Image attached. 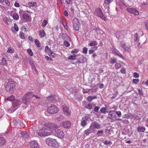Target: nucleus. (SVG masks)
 I'll list each match as a JSON object with an SVG mask.
<instances>
[{
	"mask_svg": "<svg viewBox=\"0 0 148 148\" xmlns=\"http://www.w3.org/2000/svg\"><path fill=\"white\" fill-rule=\"evenodd\" d=\"M34 97H35L36 99H39L40 98L39 97H38L37 95H34L32 92H26L22 98V102L25 105H27L30 102V100Z\"/></svg>",
	"mask_w": 148,
	"mask_h": 148,
	"instance_id": "nucleus-1",
	"label": "nucleus"
},
{
	"mask_svg": "<svg viewBox=\"0 0 148 148\" xmlns=\"http://www.w3.org/2000/svg\"><path fill=\"white\" fill-rule=\"evenodd\" d=\"M8 82L4 84L6 90L10 92H12L14 89L16 85L14 80L11 79H9Z\"/></svg>",
	"mask_w": 148,
	"mask_h": 148,
	"instance_id": "nucleus-2",
	"label": "nucleus"
},
{
	"mask_svg": "<svg viewBox=\"0 0 148 148\" xmlns=\"http://www.w3.org/2000/svg\"><path fill=\"white\" fill-rule=\"evenodd\" d=\"M38 135L40 137H45L51 135L52 133L51 130H47L46 128L42 127L37 132Z\"/></svg>",
	"mask_w": 148,
	"mask_h": 148,
	"instance_id": "nucleus-3",
	"label": "nucleus"
},
{
	"mask_svg": "<svg viewBox=\"0 0 148 148\" xmlns=\"http://www.w3.org/2000/svg\"><path fill=\"white\" fill-rule=\"evenodd\" d=\"M46 143L49 146L52 147L58 148L59 145L56 140L54 139L51 138H48L46 140Z\"/></svg>",
	"mask_w": 148,
	"mask_h": 148,
	"instance_id": "nucleus-4",
	"label": "nucleus"
},
{
	"mask_svg": "<svg viewBox=\"0 0 148 148\" xmlns=\"http://www.w3.org/2000/svg\"><path fill=\"white\" fill-rule=\"evenodd\" d=\"M58 109L57 107L54 105L51 104L49 106L47 109V112L50 114H56L58 112Z\"/></svg>",
	"mask_w": 148,
	"mask_h": 148,
	"instance_id": "nucleus-5",
	"label": "nucleus"
},
{
	"mask_svg": "<svg viewBox=\"0 0 148 148\" xmlns=\"http://www.w3.org/2000/svg\"><path fill=\"white\" fill-rule=\"evenodd\" d=\"M43 125L45 127L51 129L53 131H54L56 128H58L59 127V126L56 124H55L51 123H46L44 124Z\"/></svg>",
	"mask_w": 148,
	"mask_h": 148,
	"instance_id": "nucleus-6",
	"label": "nucleus"
},
{
	"mask_svg": "<svg viewBox=\"0 0 148 148\" xmlns=\"http://www.w3.org/2000/svg\"><path fill=\"white\" fill-rule=\"evenodd\" d=\"M126 32L124 30L117 32L116 33V37L118 40L123 39Z\"/></svg>",
	"mask_w": 148,
	"mask_h": 148,
	"instance_id": "nucleus-7",
	"label": "nucleus"
},
{
	"mask_svg": "<svg viewBox=\"0 0 148 148\" xmlns=\"http://www.w3.org/2000/svg\"><path fill=\"white\" fill-rule=\"evenodd\" d=\"M58 128H56L54 130L55 134L56 136L60 138H62L64 136V133L62 130Z\"/></svg>",
	"mask_w": 148,
	"mask_h": 148,
	"instance_id": "nucleus-8",
	"label": "nucleus"
},
{
	"mask_svg": "<svg viewBox=\"0 0 148 148\" xmlns=\"http://www.w3.org/2000/svg\"><path fill=\"white\" fill-rule=\"evenodd\" d=\"M95 14L97 16L100 17L103 20H105L106 18L103 14L100 8L97 9L95 12Z\"/></svg>",
	"mask_w": 148,
	"mask_h": 148,
	"instance_id": "nucleus-9",
	"label": "nucleus"
},
{
	"mask_svg": "<svg viewBox=\"0 0 148 148\" xmlns=\"http://www.w3.org/2000/svg\"><path fill=\"white\" fill-rule=\"evenodd\" d=\"M126 10L128 12L134 15H138L139 14L138 11L135 8H128L126 9Z\"/></svg>",
	"mask_w": 148,
	"mask_h": 148,
	"instance_id": "nucleus-10",
	"label": "nucleus"
},
{
	"mask_svg": "<svg viewBox=\"0 0 148 148\" xmlns=\"http://www.w3.org/2000/svg\"><path fill=\"white\" fill-rule=\"evenodd\" d=\"M73 21L74 28L77 31L79 30L80 27V23L78 19L77 18H75L73 19Z\"/></svg>",
	"mask_w": 148,
	"mask_h": 148,
	"instance_id": "nucleus-11",
	"label": "nucleus"
},
{
	"mask_svg": "<svg viewBox=\"0 0 148 148\" xmlns=\"http://www.w3.org/2000/svg\"><path fill=\"white\" fill-rule=\"evenodd\" d=\"M88 117L87 116H85L82 117L81 121V125L83 127H85L87 125V121H88Z\"/></svg>",
	"mask_w": 148,
	"mask_h": 148,
	"instance_id": "nucleus-12",
	"label": "nucleus"
},
{
	"mask_svg": "<svg viewBox=\"0 0 148 148\" xmlns=\"http://www.w3.org/2000/svg\"><path fill=\"white\" fill-rule=\"evenodd\" d=\"M120 46L125 50V51L129 52L130 50V45L127 46L126 44L123 41H122L120 42Z\"/></svg>",
	"mask_w": 148,
	"mask_h": 148,
	"instance_id": "nucleus-13",
	"label": "nucleus"
},
{
	"mask_svg": "<svg viewBox=\"0 0 148 148\" xmlns=\"http://www.w3.org/2000/svg\"><path fill=\"white\" fill-rule=\"evenodd\" d=\"M71 123L69 121H65L63 122L62 125L64 128H69L71 126Z\"/></svg>",
	"mask_w": 148,
	"mask_h": 148,
	"instance_id": "nucleus-14",
	"label": "nucleus"
},
{
	"mask_svg": "<svg viewBox=\"0 0 148 148\" xmlns=\"http://www.w3.org/2000/svg\"><path fill=\"white\" fill-rule=\"evenodd\" d=\"M62 108L64 114L68 116H70V111L69 110V108L67 106H62Z\"/></svg>",
	"mask_w": 148,
	"mask_h": 148,
	"instance_id": "nucleus-15",
	"label": "nucleus"
},
{
	"mask_svg": "<svg viewBox=\"0 0 148 148\" xmlns=\"http://www.w3.org/2000/svg\"><path fill=\"white\" fill-rule=\"evenodd\" d=\"M31 148H39L38 144L37 142L32 141L30 143Z\"/></svg>",
	"mask_w": 148,
	"mask_h": 148,
	"instance_id": "nucleus-16",
	"label": "nucleus"
},
{
	"mask_svg": "<svg viewBox=\"0 0 148 148\" xmlns=\"http://www.w3.org/2000/svg\"><path fill=\"white\" fill-rule=\"evenodd\" d=\"M21 103V101L18 100H15L14 101L13 103V107L16 108L15 110H16L17 109V107L19 106Z\"/></svg>",
	"mask_w": 148,
	"mask_h": 148,
	"instance_id": "nucleus-17",
	"label": "nucleus"
},
{
	"mask_svg": "<svg viewBox=\"0 0 148 148\" xmlns=\"http://www.w3.org/2000/svg\"><path fill=\"white\" fill-rule=\"evenodd\" d=\"M87 60V59L83 56L80 57L78 59L77 62L80 63H83L86 62Z\"/></svg>",
	"mask_w": 148,
	"mask_h": 148,
	"instance_id": "nucleus-18",
	"label": "nucleus"
},
{
	"mask_svg": "<svg viewBox=\"0 0 148 148\" xmlns=\"http://www.w3.org/2000/svg\"><path fill=\"white\" fill-rule=\"evenodd\" d=\"M20 134L23 137L27 138L29 137V134L26 131L21 132Z\"/></svg>",
	"mask_w": 148,
	"mask_h": 148,
	"instance_id": "nucleus-19",
	"label": "nucleus"
},
{
	"mask_svg": "<svg viewBox=\"0 0 148 148\" xmlns=\"http://www.w3.org/2000/svg\"><path fill=\"white\" fill-rule=\"evenodd\" d=\"M5 139L3 137H0V146H2L5 143Z\"/></svg>",
	"mask_w": 148,
	"mask_h": 148,
	"instance_id": "nucleus-20",
	"label": "nucleus"
},
{
	"mask_svg": "<svg viewBox=\"0 0 148 148\" xmlns=\"http://www.w3.org/2000/svg\"><path fill=\"white\" fill-rule=\"evenodd\" d=\"M12 30L13 32L18 31V28L16 24L14 23V26L13 27L12 29Z\"/></svg>",
	"mask_w": 148,
	"mask_h": 148,
	"instance_id": "nucleus-21",
	"label": "nucleus"
},
{
	"mask_svg": "<svg viewBox=\"0 0 148 148\" xmlns=\"http://www.w3.org/2000/svg\"><path fill=\"white\" fill-rule=\"evenodd\" d=\"M94 128L95 129H99L100 127V125L97 122H94L92 123Z\"/></svg>",
	"mask_w": 148,
	"mask_h": 148,
	"instance_id": "nucleus-22",
	"label": "nucleus"
},
{
	"mask_svg": "<svg viewBox=\"0 0 148 148\" xmlns=\"http://www.w3.org/2000/svg\"><path fill=\"white\" fill-rule=\"evenodd\" d=\"M145 130V128L143 126H140L138 127L137 131L138 132H143Z\"/></svg>",
	"mask_w": 148,
	"mask_h": 148,
	"instance_id": "nucleus-23",
	"label": "nucleus"
},
{
	"mask_svg": "<svg viewBox=\"0 0 148 148\" xmlns=\"http://www.w3.org/2000/svg\"><path fill=\"white\" fill-rule=\"evenodd\" d=\"M23 18L25 20L27 21L29 19V16L28 14H24L22 16Z\"/></svg>",
	"mask_w": 148,
	"mask_h": 148,
	"instance_id": "nucleus-24",
	"label": "nucleus"
},
{
	"mask_svg": "<svg viewBox=\"0 0 148 148\" xmlns=\"http://www.w3.org/2000/svg\"><path fill=\"white\" fill-rule=\"evenodd\" d=\"M1 65H6L7 62L5 59L4 58H2L1 59V62L0 63Z\"/></svg>",
	"mask_w": 148,
	"mask_h": 148,
	"instance_id": "nucleus-25",
	"label": "nucleus"
},
{
	"mask_svg": "<svg viewBox=\"0 0 148 148\" xmlns=\"http://www.w3.org/2000/svg\"><path fill=\"white\" fill-rule=\"evenodd\" d=\"M39 34L42 36L44 37L46 35V33L43 29H42L39 32Z\"/></svg>",
	"mask_w": 148,
	"mask_h": 148,
	"instance_id": "nucleus-26",
	"label": "nucleus"
},
{
	"mask_svg": "<svg viewBox=\"0 0 148 148\" xmlns=\"http://www.w3.org/2000/svg\"><path fill=\"white\" fill-rule=\"evenodd\" d=\"M85 107L86 108L90 110L92 109V106L90 104H86L85 105Z\"/></svg>",
	"mask_w": 148,
	"mask_h": 148,
	"instance_id": "nucleus-27",
	"label": "nucleus"
},
{
	"mask_svg": "<svg viewBox=\"0 0 148 148\" xmlns=\"http://www.w3.org/2000/svg\"><path fill=\"white\" fill-rule=\"evenodd\" d=\"M115 112L114 111H110L109 112V114L108 117L110 119L112 118V115Z\"/></svg>",
	"mask_w": 148,
	"mask_h": 148,
	"instance_id": "nucleus-28",
	"label": "nucleus"
},
{
	"mask_svg": "<svg viewBox=\"0 0 148 148\" xmlns=\"http://www.w3.org/2000/svg\"><path fill=\"white\" fill-rule=\"evenodd\" d=\"M102 142L106 145H111L112 143L111 141L110 140H105V141L103 140Z\"/></svg>",
	"mask_w": 148,
	"mask_h": 148,
	"instance_id": "nucleus-29",
	"label": "nucleus"
},
{
	"mask_svg": "<svg viewBox=\"0 0 148 148\" xmlns=\"http://www.w3.org/2000/svg\"><path fill=\"white\" fill-rule=\"evenodd\" d=\"M97 43L96 41H93L92 42L88 44V45L90 46H93L96 45H97Z\"/></svg>",
	"mask_w": 148,
	"mask_h": 148,
	"instance_id": "nucleus-30",
	"label": "nucleus"
},
{
	"mask_svg": "<svg viewBox=\"0 0 148 148\" xmlns=\"http://www.w3.org/2000/svg\"><path fill=\"white\" fill-rule=\"evenodd\" d=\"M36 3L34 2H30L28 3V5L29 6L33 7L36 5Z\"/></svg>",
	"mask_w": 148,
	"mask_h": 148,
	"instance_id": "nucleus-31",
	"label": "nucleus"
},
{
	"mask_svg": "<svg viewBox=\"0 0 148 148\" xmlns=\"http://www.w3.org/2000/svg\"><path fill=\"white\" fill-rule=\"evenodd\" d=\"M106 109L105 107H102L100 110V111L101 113H103L104 114H106Z\"/></svg>",
	"mask_w": 148,
	"mask_h": 148,
	"instance_id": "nucleus-32",
	"label": "nucleus"
},
{
	"mask_svg": "<svg viewBox=\"0 0 148 148\" xmlns=\"http://www.w3.org/2000/svg\"><path fill=\"white\" fill-rule=\"evenodd\" d=\"M103 133V130H99L98 131L97 133V135L98 136H101Z\"/></svg>",
	"mask_w": 148,
	"mask_h": 148,
	"instance_id": "nucleus-33",
	"label": "nucleus"
},
{
	"mask_svg": "<svg viewBox=\"0 0 148 148\" xmlns=\"http://www.w3.org/2000/svg\"><path fill=\"white\" fill-rule=\"evenodd\" d=\"M13 18L14 20H17L19 19V16L18 14L14 13L13 15Z\"/></svg>",
	"mask_w": 148,
	"mask_h": 148,
	"instance_id": "nucleus-34",
	"label": "nucleus"
},
{
	"mask_svg": "<svg viewBox=\"0 0 148 148\" xmlns=\"http://www.w3.org/2000/svg\"><path fill=\"white\" fill-rule=\"evenodd\" d=\"M76 57V55L75 54H73L72 55L70 56L69 57L68 59L69 60H75Z\"/></svg>",
	"mask_w": 148,
	"mask_h": 148,
	"instance_id": "nucleus-35",
	"label": "nucleus"
},
{
	"mask_svg": "<svg viewBox=\"0 0 148 148\" xmlns=\"http://www.w3.org/2000/svg\"><path fill=\"white\" fill-rule=\"evenodd\" d=\"M35 44L37 45L38 47H40V43L39 42L37 39H35L34 40Z\"/></svg>",
	"mask_w": 148,
	"mask_h": 148,
	"instance_id": "nucleus-36",
	"label": "nucleus"
},
{
	"mask_svg": "<svg viewBox=\"0 0 148 148\" xmlns=\"http://www.w3.org/2000/svg\"><path fill=\"white\" fill-rule=\"evenodd\" d=\"M15 99V97L13 96H11L9 98H7V99L8 100L10 101H13Z\"/></svg>",
	"mask_w": 148,
	"mask_h": 148,
	"instance_id": "nucleus-37",
	"label": "nucleus"
},
{
	"mask_svg": "<svg viewBox=\"0 0 148 148\" xmlns=\"http://www.w3.org/2000/svg\"><path fill=\"white\" fill-rule=\"evenodd\" d=\"M47 23V21L46 20H44L42 24V25L43 27H45Z\"/></svg>",
	"mask_w": 148,
	"mask_h": 148,
	"instance_id": "nucleus-38",
	"label": "nucleus"
},
{
	"mask_svg": "<svg viewBox=\"0 0 148 148\" xmlns=\"http://www.w3.org/2000/svg\"><path fill=\"white\" fill-rule=\"evenodd\" d=\"M87 51L88 49L86 47H84L83 49L82 53H83L86 54L87 53Z\"/></svg>",
	"mask_w": 148,
	"mask_h": 148,
	"instance_id": "nucleus-39",
	"label": "nucleus"
},
{
	"mask_svg": "<svg viewBox=\"0 0 148 148\" xmlns=\"http://www.w3.org/2000/svg\"><path fill=\"white\" fill-rule=\"evenodd\" d=\"M113 1V0H105L104 3L106 4H109Z\"/></svg>",
	"mask_w": 148,
	"mask_h": 148,
	"instance_id": "nucleus-40",
	"label": "nucleus"
},
{
	"mask_svg": "<svg viewBox=\"0 0 148 148\" xmlns=\"http://www.w3.org/2000/svg\"><path fill=\"white\" fill-rule=\"evenodd\" d=\"M27 51L28 54L31 56L33 55V53L32 50L30 49H28L27 50Z\"/></svg>",
	"mask_w": 148,
	"mask_h": 148,
	"instance_id": "nucleus-41",
	"label": "nucleus"
},
{
	"mask_svg": "<svg viewBox=\"0 0 148 148\" xmlns=\"http://www.w3.org/2000/svg\"><path fill=\"white\" fill-rule=\"evenodd\" d=\"M116 60L114 58H112L111 59L110 63L112 64H114L116 63Z\"/></svg>",
	"mask_w": 148,
	"mask_h": 148,
	"instance_id": "nucleus-42",
	"label": "nucleus"
},
{
	"mask_svg": "<svg viewBox=\"0 0 148 148\" xmlns=\"http://www.w3.org/2000/svg\"><path fill=\"white\" fill-rule=\"evenodd\" d=\"M139 81V79H133L132 82L133 83L135 84H136Z\"/></svg>",
	"mask_w": 148,
	"mask_h": 148,
	"instance_id": "nucleus-43",
	"label": "nucleus"
},
{
	"mask_svg": "<svg viewBox=\"0 0 148 148\" xmlns=\"http://www.w3.org/2000/svg\"><path fill=\"white\" fill-rule=\"evenodd\" d=\"M121 66V65L119 63H117L115 64V68L116 69H118Z\"/></svg>",
	"mask_w": 148,
	"mask_h": 148,
	"instance_id": "nucleus-44",
	"label": "nucleus"
},
{
	"mask_svg": "<svg viewBox=\"0 0 148 148\" xmlns=\"http://www.w3.org/2000/svg\"><path fill=\"white\" fill-rule=\"evenodd\" d=\"M99 108V106H95L94 109V111L95 112H98Z\"/></svg>",
	"mask_w": 148,
	"mask_h": 148,
	"instance_id": "nucleus-45",
	"label": "nucleus"
},
{
	"mask_svg": "<svg viewBox=\"0 0 148 148\" xmlns=\"http://www.w3.org/2000/svg\"><path fill=\"white\" fill-rule=\"evenodd\" d=\"M7 52L11 53H13L14 52V50L12 49L11 47H9L8 48V50L7 51Z\"/></svg>",
	"mask_w": 148,
	"mask_h": 148,
	"instance_id": "nucleus-46",
	"label": "nucleus"
},
{
	"mask_svg": "<svg viewBox=\"0 0 148 148\" xmlns=\"http://www.w3.org/2000/svg\"><path fill=\"white\" fill-rule=\"evenodd\" d=\"M62 21V24L63 25V26L65 28L66 30H67V29L68 27H67V25L66 23H65V22H64H64L62 21Z\"/></svg>",
	"mask_w": 148,
	"mask_h": 148,
	"instance_id": "nucleus-47",
	"label": "nucleus"
},
{
	"mask_svg": "<svg viewBox=\"0 0 148 148\" xmlns=\"http://www.w3.org/2000/svg\"><path fill=\"white\" fill-rule=\"evenodd\" d=\"M87 99L89 102L93 100L92 97L91 96H88L87 98Z\"/></svg>",
	"mask_w": 148,
	"mask_h": 148,
	"instance_id": "nucleus-48",
	"label": "nucleus"
},
{
	"mask_svg": "<svg viewBox=\"0 0 148 148\" xmlns=\"http://www.w3.org/2000/svg\"><path fill=\"white\" fill-rule=\"evenodd\" d=\"M64 45L66 47H68L70 45V44L68 42L65 41L64 42Z\"/></svg>",
	"mask_w": 148,
	"mask_h": 148,
	"instance_id": "nucleus-49",
	"label": "nucleus"
},
{
	"mask_svg": "<svg viewBox=\"0 0 148 148\" xmlns=\"http://www.w3.org/2000/svg\"><path fill=\"white\" fill-rule=\"evenodd\" d=\"M135 38L134 39V41H136L138 40V35L137 33H136L134 36Z\"/></svg>",
	"mask_w": 148,
	"mask_h": 148,
	"instance_id": "nucleus-50",
	"label": "nucleus"
},
{
	"mask_svg": "<svg viewBox=\"0 0 148 148\" xmlns=\"http://www.w3.org/2000/svg\"><path fill=\"white\" fill-rule=\"evenodd\" d=\"M45 51L46 52H49V51H51V49H50L49 47L47 46L46 47H45Z\"/></svg>",
	"mask_w": 148,
	"mask_h": 148,
	"instance_id": "nucleus-51",
	"label": "nucleus"
},
{
	"mask_svg": "<svg viewBox=\"0 0 148 148\" xmlns=\"http://www.w3.org/2000/svg\"><path fill=\"white\" fill-rule=\"evenodd\" d=\"M115 112L117 115L118 117H120L121 116V113L120 111H115Z\"/></svg>",
	"mask_w": 148,
	"mask_h": 148,
	"instance_id": "nucleus-52",
	"label": "nucleus"
},
{
	"mask_svg": "<svg viewBox=\"0 0 148 148\" xmlns=\"http://www.w3.org/2000/svg\"><path fill=\"white\" fill-rule=\"evenodd\" d=\"M133 76L135 78H138L139 77V75L136 72H135L133 74Z\"/></svg>",
	"mask_w": 148,
	"mask_h": 148,
	"instance_id": "nucleus-53",
	"label": "nucleus"
},
{
	"mask_svg": "<svg viewBox=\"0 0 148 148\" xmlns=\"http://www.w3.org/2000/svg\"><path fill=\"white\" fill-rule=\"evenodd\" d=\"M78 51L79 50L78 49H75L71 51V53H77Z\"/></svg>",
	"mask_w": 148,
	"mask_h": 148,
	"instance_id": "nucleus-54",
	"label": "nucleus"
},
{
	"mask_svg": "<svg viewBox=\"0 0 148 148\" xmlns=\"http://www.w3.org/2000/svg\"><path fill=\"white\" fill-rule=\"evenodd\" d=\"M116 55L120 58H123V57L122 54L120 53H116Z\"/></svg>",
	"mask_w": 148,
	"mask_h": 148,
	"instance_id": "nucleus-55",
	"label": "nucleus"
},
{
	"mask_svg": "<svg viewBox=\"0 0 148 148\" xmlns=\"http://www.w3.org/2000/svg\"><path fill=\"white\" fill-rule=\"evenodd\" d=\"M138 91L139 95L142 96L143 95V93L142 90H141L140 89H139L138 90Z\"/></svg>",
	"mask_w": 148,
	"mask_h": 148,
	"instance_id": "nucleus-56",
	"label": "nucleus"
},
{
	"mask_svg": "<svg viewBox=\"0 0 148 148\" xmlns=\"http://www.w3.org/2000/svg\"><path fill=\"white\" fill-rule=\"evenodd\" d=\"M6 4V5L8 6H9L10 5V3L9 1L8 0H4Z\"/></svg>",
	"mask_w": 148,
	"mask_h": 148,
	"instance_id": "nucleus-57",
	"label": "nucleus"
},
{
	"mask_svg": "<svg viewBox=\"0 0 148 148\" xmlns=\"http://www.w3.org/2000/svg\"><path fill=\"white\" fill-rule=\"evenodd\" d=\"M45 58L46 60L48 61L49 60L51 61L52 60V59L51 58H50L47 56H45Z\"/></svg>",
	"mask_w": 148,
	"mask_h": 148,
	"instance_id": "nucleus-58",
	"label": "nucleus"
},
{
	"mask_svg": "<svg viewBox=\"0 0 148 148\" xmlns=\"http://www.w3.org/2000/svg\"><path fill=\"white\" fill-rule=\"evenodd\" d=\"M64 118V117L61 115V116H60L59 117H58V121H61Z\"/></svg>",
	"mask_w": 148,
	"mask_h": 148,
	"instance_id": "nucleus-59",
	"label": "nucleus"
},
{
	"mask_svg": "<svg viewBox=\"0 0 148 148\" xmlns=\"http://www.w3.org/2000/svg\"><path fill=\"white\" fill-rule=\"evenodd\" d=\"M14 5V6L16 7H19L20 6L19 4L17 2H15Z\"/></svg>",
	"mask_w": 148,
	"mask_h": 148,
	"instance_id": "nucleus-60",
	"label": "nucleus"
},
{
	"mask_svg": "<svg viewBox=\"0 0 148 148\" xmlns=\"http://www.w3.org/2000/svg\"><path fill=\"white\" fill-rule=\"evenodd\" d=\"M64 14L65 16H68V13L66 10H65L64 12Z\"/></svg>",
	"mask_w": 148,
	"mask_h": 148,
	"instance_id": "nucleus-61",
	"label": "nucleus"
},
{
	"mask_svg": "<svg viewBox=\"0 0 148 148\" xmlns=\"http://www.w3.org/2000/svg\"><path fill=\"white\" fill-rule=\"evenodd\" d=\"M120 71L121 73L123 74H125V69H122Z\"/></svg>",
	"mask_w": 148,
	"mask_h": 148,
	"instance_id": "nucleus-62",
	"label": "nucleus"
},
{
	"mask_svg": "<svg viewBox=\"0 0 148 148\" xmlns=\"http://www.w3.org/2000/svg\"><path fill=\"white\" fill-rule=\"evenodd\" d=\"M20 36L22 39H25V37L22 34V33H20Z\"/></svg>",
	"mask_w": 148,
	"mask_h": 148,
	"instance_id": "nucleus-63",
	"label": "nucleus"
},
{
	"mask_svg": "<svg viewBox=\"0 0 148 148\" xmlns=\"http://www.w3.org/2000/svg\"><path fill=\"white\" fill-rule=\"evenodd\" d=\"M84 132L86 136L88 135L90 133L88 132L87 130L84 131Z\"/></svg>",
	"mask_w": 148,
	"mask_h": 148,
	"instance_id": "nucleus-64",
	"label": "nucleus"
}]
</instances>
